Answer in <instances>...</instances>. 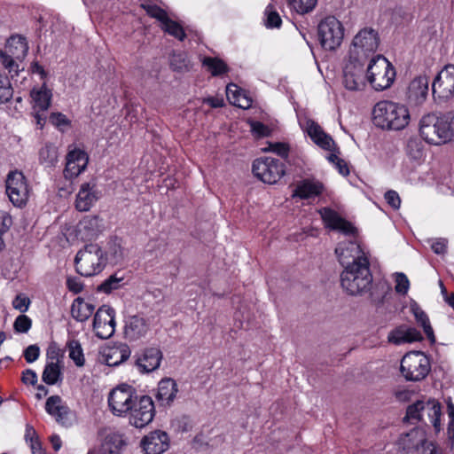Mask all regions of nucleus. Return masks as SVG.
<instances>
[{
  "label": "nucleus",
  "mask_w": 454,
  "mask_h": 454,
  "mask_svg": "<svg viewBox=\"0 0 454 454\" xmlns=\"http://www.w3.org/2000/svg\"><path fill=\"white\" fill-rule=\"evenodd\" d=\"M109 253L115 262H119L123 257L121 241L114 239L109 242Z\"/></svg>",
  "instance_id": "obj_55"
},
{
  "label": "nucleus",
  "mask_w": 454,
  "mask_h": 454,
  "mask_svg": "<svg viewBox=\"0 0 454 454\" xmlns=\"http://www.w3.org/2000/svg\"><path fill=\"white\" fill-rule=\"evenodd\" d=\"M405 419L407 420L422 421L431 424L435 431L441 428V405L434 399L418 401L407 408Z\"/></svg>",
  "instance_id": "obj_8"
},
{
  "label": "nucleus",
  "mask_w": 454,
  "mask_h": 454,
  "mask_svg": "<svg viewBox=\"0 0 454 454\" xmlns=\"http://www.w3.org/2000/svg\"><path fill=\"white\" fill-rule=\"evenodd\" d=\"M130 356V350L128 346L123 345L118 348H109L103 354L104 362L108 366H117L126 361Z\"/></svg>",
  "instance_id": "obj_35"
},
{
  "label": "nucleus",
  "mask_w": 454,
  "mask_h": 454,
  "mask_svg": "<svg viewBox=\"0 0 454 454\" xmlns=\"http://www.w3.org/2000/svg\"><path fill=\"white\" fill-rule=\"evenodd\" d=\"M448 415L450 418V422L448 426V433L449 434H452L454 437V404L451 401H449L447 403Z\"/></svg>",
  "instance_id": "obj_64"
},
{
  "label": "nucleus",
  "mask_w": 454,
  "mask_h": 454,
  "mask_svg": "<svg viewBox=\"0 0 454 454\" xmlns=\"http://www.w3.org/2000/svg\"><path fill=\"white\" fill-rule=\"evenodd\" d=\"M170 67L174 71L189 70V60L185 52H174L170 57Z\"/></svg>",
  "instance_id": "obj_44"
},
{
  "label": "nucleus",
  "mask_w": 454,
  "mask_h": 454,
  "mask_svg": "<svg viewBox=\"0 0 454 454\" xmlns=\"http://www.w3.org/2000/svg\"><path fill=\"white\" fill-rule=\"evenodd\" d=\"M33 107L38 111H45L49 108L51 100V92L43 85L40 89H33L30 92Z\"/></svg>",
  "instance_id": "obj_36"
},
{
  "label": "nucleus",
  "mask_w": 454,
  "mask_h": 454,
  "mask_svg": "<svg viewBox=\"0 0 454 454\" xmlns=\"http://www.w3.org/2000/svg\"><path fill=\"white\" fill-rule=\"evenodd\" d=\"M363 62L349 61L344 68L343 84L347 90H360L364 85V69Z\"/></svg>",
  "instance_id": "obj_18"
},
{
  "label": "nucleus",
  "mask_w": 454,
  "mask_h": 454,
  "mask_svg": "<svg viewBox=\"0 0 454 454\" xmlns=\"http://www.w3.org/2000/svg\"><path fill=\"white\" fill-rule=\"evenodd\" d=\"M177 391L176 381L170 378H165L159 382L156 397L162 405H169L176 398Z\"/></svg>",
  "instance_id": "obj_31"
},
{
  "label": "nucleus",
  "mask_w": 454,
  "mask_h": 454,
  "mask_svg": "<svg viewBox=\"0 0 454 454\" xmlns=\"http://www.w3.org/2000/svg\"><path fill=\"white\" fill-rule=\"evenodd\" d=\"M142 8L150 17L158 20L162 25L168 20L167 12L156 4H142Z\"/></svg>",
  "instance_id": "obj_49"
},
{
  "label": "nucleus",
  "mask_w": 454,
  "mask_h": 454,
  "mask_svg": "<svg viewBox=\"0 0 454 454\" xmlns=\"http://www.w3.org/2000/svg\"><path fill=\"white\" fill-rule=\"evenodd\" d=\"M162 29L180 41H184L186 36L183 27L169 18L168 21L162 25Z\"/></svg>",
  "instance_id": "obj_47"
},
{
  "label": "nucleus",
  "mask_w": 454,
  "mask_h": 454,
  "mask_svg": "<svg viewBox=\"0 0 454 454\" xmlns=\"http://www.w3.org/2000/svg\"><path fill=\"white\" fill-rule=\"evenodd\" d=\"M434 97L449 99L454 95V65H447L432 83Z\"/></svg>",
  "instance_id": "obj_15"
},
{
  "label": "nucleus",
  "mask_w": 454,
  "mask_h": 454,
  "mask_svg": "<svg viewBox=\"0 0 454 454\" xmlns=\"http://www.w3.org/2000/svg\"><path fill=\"white\" fill-rule=\"evenodd\" d=\"M317 36L323 49L335 51L344 38L343 25L334 16H327L317 26Z\"/></svg>",
  "instance_id": "obj_9"
},
{
  "label": "nucleus",
  "mask_w": 454,
  "mask_h": 454,
  "mask_svg": "<svg viewBox=\"0 0 454 454\" xmlns=\"http://www.w3.org/2000/svg\"><path fill=\"white\" fill-rule=\"evenodd\" d=\"M12 306L15 309L24 313L27 311L30 306V300L23 294H19L12 301Z\"/></svg>",
  "instance_id": "obj_54"
},
{
  "label": "nucleus",
  "mask_w": 454,
  "mask_h": 454,
  "mask_svg": "<svg viewBox=\"0 0 454 454\" xmlns=\"http://www.w3.org/2000/svg\"><path fill=\"white\" fill-rule=\"evenodd\" d=\"M67 286L70 292L79 294L83 288V285L79 278L69 277L67 279Z\"/></svg>",
  "instance_id": "obj_62"
},
{
  "label": "nucleus",
  "mask_w": 454,
  "mask_h": 454,
  "mask_svg": "<svg viewBox=\"0 0 454 454\" xmlns=\"http://www.w3.org/2000/svg\"><path fill=\"white\" fill-rule=\"evenodd\" d=\"M321 217L327 227L339 231L345 235H355L356 229L348 221L342 218L337 212L324 207L319 211Z\"/></svg>",
  "instance_id": "obj_20"
},
{
  "label": "nucleus",
  "mask_w": 454,
  "mask_h": 454,
  "mask_svg": "<svg viewBox=\"0 0 454 454\" xmlns=\"http://www.w3.org/2000/svg\"><path fill=\"white\" fill-rule=\"evenodd\" d=\"M162 353L157 348H145L136 360V365L141 372H151L160 367Z\"/></svg>",
  "instance_id": "obj_24"
},
{
  "label": "nucleus",
  "mask_w": 454,
  "mask_h": 454,
  "mask_svg": "<svg viewBox=\"0 0 454 454\" xmlns=\"http://www.w3.org/2000/svg\"><path fill=\"white\" fill-rule=\"evenodd\" d=\"M252 171L258 179L269 184L278 183L286 173L284 163L271 157L254 160Z\"/></svg>",
  "instance_id": "obj_10"
},
{
  "label": "nucleus",
  "mask_w": 454,
  "mask_h": 454,
  "mask_svg": "<svg viewBox=\"0 0 454 454\" xmlns=\"http://www.w3.org/2000/svg\"><path fill=\"white\" fill-rule=\"evenodd\" d=\"M430 371V360L421 351L409 352L401 360L400 372L407 381H421Z\"/></svg>",
  "instance_id": "obj_6"
},
{
  "label": "nucleus",
  "mask_w": 454,
  "mask_h": 454,
  "mask_svg": "<svg viewBox=\"0 0 454 454\" xmlns=\"http://www.w3.org/2000/svg\"><path fill=\"white\" fill-rule=\"evenodd\" d=\"M384 198H385L387 203L394 209H398L400 207L401 199L395 191H393V190L387 191L385 193Z\"/></svg>",
  "instance_id": "obj_60"
},
{
  "label": "nucleus",
  "mask_w": 454,
  "mask_h": 454,
  "mask_svg": "<svg viewBox=\"0 0 454 454\" xmlns=\"http://www.w3.org/2000/svg\"><path fill=\"white\" fill-rule=\"evenodd\" d=\"M88 155L85 152L75 149L67 155V163L64 169V176L72 179L79 176L88 164Z\"/></svg>",
  "instance_id": "obj_21"
},
{
  "label": "nucleus",
  "mask_w": 454,
  "mask_h": 454,
  "mask_svg": "<svg viewBox=\"0 0 454 454\" xmlns=\"http://www.w3.org/2000/svg\"><path fill=\"white\" fill-rule=\"evenodd\" d=\"M95 309L91 303L85 302L81 297L74 299L71 306V315L74 319L84 322L90 318Z\"/></svg>",
  "instance_id": "obj_34"
},
{
  "label": "nucleus",
  "mask_w": 454,
  "mask_h": 454,
  "mask_svg": "<svg viewBox=\"0 0 454 454\" xmlns=\"http://www.w3.org/2000/svg\"><path fill=\"white\" fill-rule=\"evenodd\" d=\"M306 131L309 137L320 147L325 150H331L334 145L333 138L326 135L321 127L312 120L306 121Z\"/></svg>",
  "instance_id": "obj_29"
},
{
  "label": "nucleus",
  "mask_w": 454,
  "mask_h": 454,
  "mask_svg": "<svg viewBox=\"0 0 454 454\" xmlns=\"http://www.w3.org/2000/svg\"><path fill=\"white\" fill-rule=\"evenodd\" d=\"M58 149L51 144H46L39 152V160L45 167H54L58 162Z\"/></svg>",
  "instance_id": "obj_40"
},
{
  "label": "nucleus",
  "mask_w": 454,
  "mask_h": 454,
  "mask_svg": "<svg viewBox=\"0 0 454 454\" xmlns=\"http://www.w3.org/2000/svg\"><path fill=\"white\" fill-rule=\"evenodd\" d=\"M287 4L291 10L298 14L304 15L315 9L317 0H287Z\"/></svg>",
  "instance_id": "obj_43"
},
{
  "label": "nucleus",
  "mask_w": 454,
  "mask_h": 454,
  "mask_svg": "<svg viewBox=\"0 0 454 454\" xmlns=\"http://www.w3.org/2000/svg\"><path fill=\"white\" fill-rule=\"evenodd\" d=\"M429 80L426 75L415 77L409 84L407 99L415 105L421 104L428 93Z\"/></svg>",
  "instance_id": "obj_25"
},
{
  "label": "nucleus",
  "mask_w": 454,
  "mask_h": 454,
  "mask_svg": "<svg viewBox=\"0 0 454 454\" xmlns=\"http://www.w3.org/2000/svg\"><path fill=\"white\" fill-rule=\"evenodd\" d=\"M335 254L343 268L353 265V263L362 261V259H368L360 245L350 240L340 242L335 248Z\"/></svg>",
  "instance_id": "obj_17"
},
{
  "label": "nucleus",
  "mask_w": 454,
  "mask_h": 454,
  "mask_svg": "<svg viewBox=\"0 0 454 454\" xmlns=\"http://www.w3.org/2000/svg\"><path fill=\"white\" fill-rule=\"evenodd\" d=\"M102 220L96 215H86L76 226V236L82 240L96 239L103 231Z\"/></svg>",
  "instance_id": "obj_22"
},
{
  "label": "nucleus",
  "mask_w": 454,
  "mask_h": 454,
  "mask_svg": "<svg viewBox=\"0 0 454 454\" xmlns=\"http://www.w3.org/2000/svg\"><path fill=\"white\" fill-rule=\"evenodd\" d=\"M23 355L27 363H34L40 356V348L36 344L29 345Z\"/></svg>",
  "instance_id": "obj_57"
},
{
  "label": "nucleus",
  "mask_w": 454,
  "mask_h": 454,
  "mask_svg": "<svg viewBox=\"0 0 454 454\" xmlns=\"http://www.w3.org/2000/svg\"><path fill=\"white\" fill-rule=\"evenodd\" d=\"M372 116L374 125L386 130H402L411 121L405 105L388 100L378 102L373 107Z\"/></svg>",
  "instance_id": "obj_1"
},
{
  "label": "nucleus",
  "mask_w": 454,
  "mask_h": 454,
  "mask_svg": "<svg viewBox=\"0 0 454 454\" xmlns=\"http://www.w3.org/2000/svg\"><path fill=\"white\" fill-rule=\"evenodd\" d=\"M395 282V292L401 294H406L410 287V282L407 276L402 272L396 273Z\"/></svg>",
  "instance_id": "obj_52"
},
{
  "label": "nucleus",
  "mask_w": 454,
  "mask_h": 454,
  "mask_svg": "<svg viewBox=\"0 0 454 454\" xmlns=\"http://www.w3.org/2000/svg\"><path fill=\"white\" fill-rule=\"evenodd\" d=\"M250 126L253 133L259 137H268L270 134L269 127L260 121H252Z\"/></svg>",
  "instance_id": "obj_59"
},
{
  "label": "nucleus",
  "mask_w": 454,
  "mask_h": 454,
  "mask_svg": "<svg viewBox=\"0 0 454 454\" xmlns=\"http://www.w3.org/2000/svg\"><path fill=\"white\" fill-rule=\"evenodd\" d=\"M145 454H161L169 448V437L161 430H155L145 435L142 442Z\"/></svg>",
  "instance_id": "obj_19"
},
{
  "label": "nucleus",
  "mask_w": 454,
  "mask_h": 454,
  "mask_svg": "<svg viewBox=\"0 0 454 454\" xmlns=\"http://www.w3.org/2000/svg\"><path fill=\"white\" fill-rule=\"evenodd\" d=\"M22 382L24 384L35 385L37 382V374L31 369H27L22 373Z\"/></svg>",
  "instance_id": "obj_63"
},
{
  "label": "nucleus",
  "mask_w": 454,
  "mask_h": 454,
  "mask_svg": "<svg viewBox=\"0 0 454 454\" xmlns=\"http://www.w3.org/2000/svg\"><path fill=\"white\" fill-rule=\"evenodd\" d=\"M441 115L434 114L424 115L419 122V132L422 138L429 144L442 145V129Z\"/></svg>",
  "instance_id": "obj_16"
},
{
  "label": "nucleus",
  "mask_w": 454,
  "mask_h": 454,
  "mask_svg": "<svg viewBox=\"0 0 454 454\" xmlns=\"http://www.w3.org/2000/svg\"><path fill=\"white\" fill-rule=\"evenodd\" d=\"M387 339L391 343L401 345L403 343L421 340L422 335L416 328L402 325L391 331Z\"/></svg>",
  "instance_id": "obj_27"
},
{
  "label": "nucleus",
  "mask_w": 454,
  "mask_h": 454,
  "mask_svg": "<svg viewBox=\"0 0 454 454\" xmlns=\"http://www.w3.org/2000/svg\"><path fill=\"white\" fill-rule=\"evenodd\" d=\"M60 349L59 348V347L52 343L51 344L48 348H47V352H46V357H47V362L46 363H51V362H53V364H60Z\"/></svg>",
  "instance_id": "obj_58"
},
{
  "label": "nucleus",
  "mask_w": 454,
  "mask_h": 454,
  "mask_svg": "<svg viewBox=\"0 0 454 454\" xmlns=\"http://www.w3.org/2000/svg\"><path fill=\"white\" fill-rule=\"evenodd\" d=\"M407 153L414 160H419L423 155L421 142L417 138H410L406 146Z\"/></svg>",
  "instance_id": "obj_50"
},
{
  "label": "nucleus",
  "mask_w": 454,
  "mask_h": 454,
  "mask_svg": "<svg viewBox=\"0 0 454 454\" xmlns=\"http://www.w3.org/2000/svg\"><path fill=\"white\" fill-rule=\"evenodd\" d=\"M323 189L324 186L320 182L305 179L297 184L293 197H299L302 200L311 199L321 194Z\"/></svg>",
  "instance_id": "obj_30"
},
{
  "label": "nucleus",
  "mask_w": 454,
  "mask_h": 454,
  "mask_svg": "<svg viewBox=\"0 0 454 454\" xmlns=\"http://www.w3.org/2000/svg\"><path fill=\"white\" fill-rule=\"evenodd\" d=\"M13 96V89L8 77L0 74V104L10 101Z\"/></svg>",
  "instance_id": "obj_48"
},
{
  "label": "nucleus",
  "mask_w": 454,
  "mask_h": 454,
  "mask_svg": "<svg viewBox=\"0 0 454 454\" xmlns=\"http://www.w3.org/2000/svg\"><path fill=\"white\" fill-rule=\"evenodd\" d=\"M419 454H442L441 449L433 442L426 440L419 450Z\"/></svg>",
  "instance_id": "obj_61"
},
{
  "label": "nucleus",
  "mask_w": 454,
  "mask_h": 454,
  "mask_svg": "<svg viewBox=\"0 0 454 454\" xmlns=\"http://www.w3.org/2000/svg\"><path fill=\"white\" fill-rule=\"evenodd\" d=\"M122 281V277H118L117 274L111 275L98 286V291L110 294L112 291L121 287Z\"/></svg>",
  "instance_id": "obj_46"
},
{
  "label": "nucleus",
  "mask_w": 454,
  "mask_h": 454,
  "mask_svg": "<svg viewBox=\"0 0 454 454\" xmlns=\"http://www.w3.org/2000/svg\"><path fill=\"white\" fill-rule=\"evenodd\" d=\"M115 310L107 305L101 306L95 313L93 330L98 338L106 340L115 332Z\"/></svg>",
  "instance_id": "obj_14"
},
{
  "label": "nucleus",
  "mask_w": 454,
  "mask_h": 454,
  "mask_svg": "<svg viewBox=\"0 0 454 454\" xmlns=\"http://www.w3.org/2000/svg\"><path fill=\"white\" fill-rule=\"evenodd\" d=\"M411 311L416 318V321L419 325H420L427 337L432 341L434 342V334L433 328L430 325L429 318L425 311L417 304L411 306Z\"/></svg>",
  "instance_id": "obj_37"
},
{
  "label": "nucleus",
  "mask_w": 454,
  "mask_h": 454,
  "mask_svg": "<svg viewBox=\"0 0 454 454\" xmlns=\"http://www.w3.org/2000/svg\"><path fill=\"white\" fill-rule=\"evenodd\" d=\"M128 412H129V423L135 427L142 428L148 425L154 417L153 402L148 395L137 396Z\"/></svg>",
  "instance_id": "obj_12"
},
{
  "label": "nucleus",
  "mask_w": 454,
  "mask_h": 454,
  "mask_svg": "<svg viewBox=\"0 0 454 454\" xmlns=\"http://www.w3.org/2000/svg\"><path fill=\"white\" fill-rule=\"evenodd\" d=\"M32 326V320L26 315H20L16 317L13 323V329L15 333H26Z\"/></svg>",
  "instance_id": "obj_51"
},
{
  "label": "nucleus",
  "mask_w": 454,
  "mask_h": 454,
  "mask_svg": "<svg viewBox=\"0 0 454 454\" xmlns=\"http://www.w3.org/2000/svg\"><path fill=\"white\" fill-rule=\"evenodd\" d=\"M265 151L272 152L282 158H287L289 153V146L286 143H270Z\"/></svg>",
  "instance_id": "obj_53"
},
{
  "label": "nucleus",
  "mask_w": 454,
  "mask_h": 454,
  "mask_svg": "<svg viewBox=\"0 0 454 454\" xmlns=\"http://www.w3.org/2000/svg\"><path fill=\"white\" fill-rule=\"evenodd\" d=\"M264 25L267 28H278L282 24L281 17L271 5H268L264 11Z\"/></svg>",
  "instance_id": "obj_45"
},
{
  "label": "nucleus",
  "mask_w": 454,
  "mask_h": 454,
  "mask_svg": "<svg viewBox=\"0 0 454 454\" xmlns=\"http://www.w3.org/2000/svg\"><path fill=\"white\" fill-rule=\"evenodd\" d=\"M372 274L368 259L346 266L340 274L342 288L352 296L363 295L371 290Z\"/></svg>",
  "instance_id": "obj_2"
},
{
  "label": "nucleus",
  "mask_w": 454,
  "mask_h": 454,
  "mask_svg": "<svg viewBox=\"0 0 454 454\" xmlns=\"http://www.w3.org/2000/svg\"><path fill=\"white\" fill-rule=\"evenodd\" d=\"M226 96L231 104L243 109L252 106V99L236 84L231 83L226 87Z\"/></svg>",
  "instance_id": "obj_33"
},
{
  "label": "nucleus",
  "mask_w": 454,
  "mask_h": 454,
  "mask_svg": "<svg viewBox=\"0 0 454 454\" xmlns=\"http://www.w3.org/2000/svg\"><path fill=\"white\" fill-rule=\"evenodd\" d=\"M202 63L213 76L221 75L229 70L227 65L217 58L206 57Z\"/></svg>",
  "instance_id": "obj_42"
},
{
  "label": "nucleus",
  "mask_w": 454,
  "mask_h": 454,
  "mask_svg": "<svg viewBox=\"0 0 454 454\" xmlns=\"http://www.w3.org/2000/svg\"><path fill=\"white\" fill-rule=\"evenodd\" d=\"M148 330V322L138 315L130 316L125 321L124 334L129 340H137L145 337Z\"/></svg>",
  "instance_id": "obj_23"
},
{
  "label": "nucleus",
  "mask_w": 454,
  "mask_h": 454,
  "mask_svg": "<svg viewBox=\"0 0 454 454\" xmlns=\"http://www.w3.org/2000/svg\"><path fill=\"white\" fill-rule=\"evenodd\" d=\"M98 200V194L96 189V184L84 183L81 185L77 193L75 207L82 212L88 211Z\"/></svg>",
  "instance_id": "obj_26"
},
{
  "label": "nucleus",
  "mask_w": 454,
  "mask_h": 454,
  "mask_svg": "<svg viewBox=\"0 0 454 454\" xmlns=\"http://www.w3.org/2000/svg\"><path fill=\"white\" fill-rule=\"evenodd\" d=\"M46 411L56 419V421L63 426H68L69 409L62 403V399L59 395L50 396L45 403Z\"/></svg>",
  "instance_id": "obj_28"
},
{
  "label": "nucleus",
  "mask_w": 454,
  "mask_h": 454,
  "mask_svg": "<svg viewBox=\"0 0 454 454\" xmlns=\"http://www.w3.org/2000/svg\"><path fill=\"white\" fill-rule=\"evenodd\" d=\"M68 356L76 366L82 367L85 364V358L81 343L77 340H70L67 343Z\"/></svg>",
  "instance_id": "obj_41"
},
{
  "label": "nucleus",
  "mask_w": 454,
  "mask_h": 454,
  "mask_svg": "<svg viewBox=\"0 0 454 454\" xmlns=\"http://www.w3.org/2000/svg\"><path fill=\"white\" fill-rule=\"evenodd\" d=\"M6 193L10 201L18 207L26 205L28 199V188L21 172H10L6 179Z\"/></svg>",
  "instance_id": "obj_13"
},
{
  "label": "nucleus",
  "mask_w": 454,
  "mask_h": 454,
  "mask_svg": "<svg viewBox=\"0 0 454 454\" xmlns=\"http://www.w3.org/2000/svg\"><path fill=\"white\" fill-rule=\"evenodd\" d=\"M442 129V144L454 140V112H448L441 115Z\"/></svg>",
  "instance_id": "obj_39"
},
{
  "label": "nucleus",
  "mask_w": 454,
  "mask_h": 454,
  "mask_svg": "<svg viewBox=\"0 0 454 454\" xmlns=\"http://www.w3.org/2000/svg\"><path fill=\"white\" fill-rule=\"evenodd\" d=\"M448 240L443 238L431 240V248L436 254H444L447 252Z\"/></svg>",
  "instance_id": "obj_56"
},
{
  "label": "nucleus",
  "mask_w": 454,
  "mask_h": 454,
  "mask_svg": "<svg viewBox=\"0 0 454 454\" xmlns=\"http://www.w3.org/2000/svg\"><path fill=\"white\" fill-rule=\"evenodd\" d=\"M28 44L21 35L12 36L5 45L4 51L0 50V63L8 70L12 79L20 71L18 61H22L27 55Z\"/></svg>",
  "instance_id": "obj_4"
},
{
  "label": "nucleus",
  "mask_w": 454,
  "mask_h": 454,
  "mask_svg": "<svg viewBox=\"0 0 454 454\" xmlns=\"http://www.w3.org/2000/svg\"><path fill=\"white\" fill-rule=\"evenodd\" d=\"M380 42V35L376 29L370 27L360 29L352 39L349 59L364 63L368 57L378 50Z\"/></svg>",
  "instance_id": "obj_3"
},
{
  "label": "nucleus",
  "mask_w": 454,
  "mask_h": 454,
  "mask_svg": "<svg viewBox=\"0 0 454 454\" xmlns=\"http://www.w3.org/2000/svg\"><path fill=\"white\" fill-rule=\"evenodd\" d=\"M74 263L80 275L91 277L103 270L106 258L101 247L98 244L90 243L76 254Z\"/></svg>",
  "instance_id": "obj_5"
},
{
  "label": "nucleus",
  "mask_w": 454,
  "mask_h": 454,
  "mask_svg": "<svg viewBox=\"0 0 454 454\" xmlns=\"http://www.w3.org/2000/svg\"><path fill=\"white\" fill-rule=\"evenodd\" d=\"M395 70L393 65L382 55L372 59L367 67V79L376 90L389 88L394 82Z\"/></svg>",
  "instance_id": "obj_7"
},
{
  "label": "nucleus",
  "mask_w": 454,
  "mask_h": 454,
  "mask_svg": "<svg viewBox=\"0 0 454 454\" xmlns=\"http://www.w3.org/2000/svg\"><path fill=\"white\" fill-rule=\"evenodd\" d=\"M426 440L424 431L419 428H413L409 433L400 437L399 443L403 450L409 452L413 450H419Z\"/></svg>",
  "instance_id": "obj_32"
},
{
  "label": "nucleus",
  "mask_w": 454,
  "mask_h": 454,
  "mask_svg": "<svg viewBox=\"0 0 454 454\" xmlns=\"http://www.w3.org/2000/svg\"><path fill=\"white\" fill-rule=\"evenodd\" d=\"M137 396L131 386L121 385L110 392L108 404L114 415L121 416L132 408Z\"/></svg>",
  "instance_id": "obj_11"
},
{
  "label": "nucleus",
  "mask_w": 454,
  "mask_h": 454,
  "mask_svg": "<svg viewBox=\"0 0 454 454\" xmlns=\"http://www.w3.org/2000/svg\"><path fill=\"white\" fill-rule=\"evenodd\" d=\"M61 365L60 364H53V362L46 363L42 373V380L47 385H54L61 380Z\"/></svg>",
  "instance_id": "obj_38"
}]
</instances>
